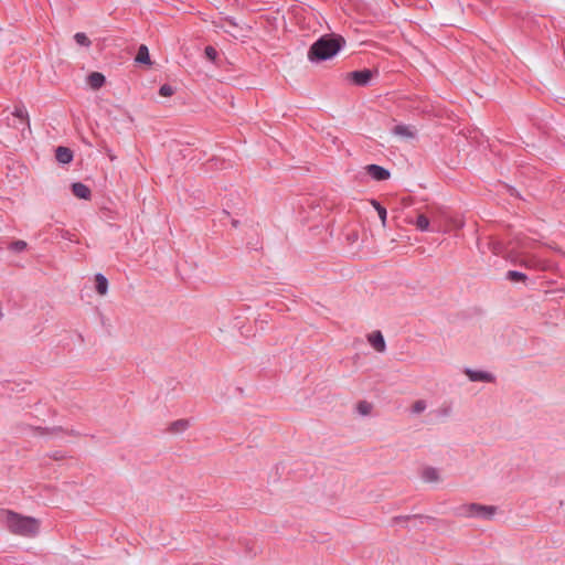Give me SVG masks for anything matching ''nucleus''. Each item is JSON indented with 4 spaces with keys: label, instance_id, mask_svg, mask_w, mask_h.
<instances>
[{
    "label": "nucleus",
    "instance_id": "nucleus-10",
    "mask_svg": "<svg viewBox=\"0 0 565 565\" xmlns=\"http://www.w3.org/2000/svg\"><path fill=\"white\" fill-rule=\"evenodd\" d=\"M352 81L358 85H365L372 77V73L369 70L355 71L350 74Z\"/></svg>",
    "mask_w": 565,
    "mask_h": 565
},
{
    "label": "nucleus",
    "instance_id": "nucleus-17",
    "mask_svg": "<svg viewBox=\"0 0 565 565\" xmlns=\"http://www.w3.org/2000/svg\"><path fill=\"white\" fill-rule=\"evenodd\" d=\"M414 224L417 227V230L422 232H426L429 230V220L424 214H418Z\"/></svg>",
    "mask_w": 565,
    "mask_h": 565
},
{
    "label": "nucleus",
    "instance_id": "nucleus-5",
    "mask_svg": "<svg viewBox=\"0 0 565 565\" xmlns=\"http://www.w3.org/2000/svg\"><path fill=\"white\" fill-rule=\"evenodd\" d=\"M367 341L372 348L377 352H384L386 343L381 331H373L367 335Z\"/></svg>",
    "mask_w": 565,
    "mask_h": 565
},
{
    "label": "nucleus",
    "instance_id": "nucleus-15",
    "mask_svg": "<svg viewBox=\"0 0 565 565\" xmlns=\"http://www.w3.org/2000/svg\"><path fill=\"white\" fill-rule=\"evenodd\" d=\"M95 284H96V291L100 295V296H105L108 291V280L107 278L102 275V274H97L95 276Z\"/></svg>",
    "mask_w": 565,
    "mask_h": 565
},
{
    "label": "nucleus",
    "instance_id": "nucleus-20",
    "mask_svg": "<svg viewBox=\"0 0 565 565\" xmlns=\"http://www.w3.org/2000/svg\"><path fill=\"white\" fill-rule=\"evenodd\" d=\"M356 409L361 415L366 416L372 412V404L366 401H361L358 403Z\"/></svg>",
    "mask_w": 565,
    "mask_h": 565
},
{
    "label": "nucleus",
    "instance_id": "nucleus-27",
    "mask_svg": "<svg viewBox=\"0 0 565 565\" xmlns=\"http://www.w3.org/2000/svg\"><path fill=\"white\" fill-rule=\"evenodd\" d=\"M454 225H455L456 227H462V226H463V223H462V221H454Z\"/></svg>",
    "mask_w": 565,
    "mask_h": 565
},
{
    "label": "nucleus",
    "instance_id": "nucleus-11",
    "mask_svg": "<svg viewBox=\"0 0 565 565\" xmlns=\"http://www.w3.org/2000/svg\"><path fill=\"white\" fill-rule=\"evenodd\" d=\"M73 194L78 199L88 200L90 198V190L88 186L81 182H76L72 186Z\"/></svg>",
    "mask_w": 565,
    "mask_h": 565
},
{
    "label": "nucleus",
    "instance_id": "nucleus-7",
    "mask_svg": "<svg viewBox=\"0 0 565 565\" xmlns=\"http://www.w3.org/2000/svg\"><path fill=\"white\" fill-rule=\"evenodd\" d=\"M393 132L403 139H413L416 136V129L413 126L397 125L394 127Z\"/></svg>",
    "mask_w": 565,
    "mask_h": 565
},
{
    "label": "nucleus",
    "instance_id": "nucleus-23",
    "mask_svg": "<svg viewBox=\"0 0 565 565\" xmlns=\"http://www.w3.org/2000/svg\"><path fill=\"white\" fill-rule=\"evenodd\" d=\"M159 94L162 96V97H170L174 94V89L172 86L168 85V84H164L160 87L159 89Z\"/></svg>",
    "mask_w": 565,
    "mask_h": 565
},
{
    "label": "nucleus",
    "instance_id": "nucleus-1",
    "mask_svg": "<svg viewBox=\"0 0 565 565\" xmlns=\"http://www.w3.org/2000/svg\"><path fill=\"white\" fill-rule=\"evenodd\" d=\"M0 521L11 533L21 536H35L41 524L35 518L24 516L11 510H0Z\"/></svg>",
    "mask_w": 565,
    "mask_h": 565
},
{
    "label": "nucleus",
    "instance_id": "nucleus-9",
    "mask_svg": "<svg viewBox=\"0 0 565 565\" xmlns=\"http://www.w3.org/2000/svg\"><path fill=\"white\" fill-rule=\"evenodd\" d=\"M422 478L425 482H439L441 480L440 473L436 468L425 467L422 470Z\"/></svg>",
    "mask_w": 565,
    "mask_h": 565
},
{
    "label": "nucleus",
    "instance_id": "nucleus-14",
    "mask_svg": "<svg viewBox=\"0 0 565 565\" xmlns=\"http://www.w3.org/2000/svg\"><path fill=\"white\" fill-rule=\"evenodd\" d=\"M55 157L61 163H70L73 159V152L66 147H58Z\"/></svg>",
    "mask_w": 565,
    "mask_h": 565
},
{
    "label": "nucleus",
    "instance_id": "nucleus-21",
    "mask_svg": "<svg viewBox=\"0 0 565 565\" xmlns=\"http://www.w3.org/2000/svg\"><path fill=\"white\" fill-rule=\"evenodd\" d=\"M74 40L81 46H89L90 43H92L90 40L88 39V36L85 33H83V32H77L74 35Z\"/></svg>",
    "mask_w": 565,
    "mask_h": 565
},
{
    "label": "nucleus",
    "instance_id": "nucleus-18",
    "mask_svg": "<svg viewBox=\"0 0 565 565\" xmlns=\"http://www.w3.org/2000/svg\"><path fill=\"white\" fill-rule=\"evenodd\" d=\"M13 116L20 119L21 121L25 122L26 126L30 128V121H29V115L24 107L19 106L14 108Z\"/></svg>",
    "mask_w": 565,
    "mask_h": 565
},
{
    "label": "nucleus",
    "instance_id": "nucleus-26",
    "mask_svg": "<svg viewBox=\"0 0 565 565\" xmlns=\"http://www.w3.org/2000/svg\"><path fill=\"white\" fill-rule=\"evenodd\" d=\"M25 247H26V243L24 241H17V242L12 243V245H11V248L17 252H21V250L25 249Z\"/></svg>",
    "mask_w": 565,
    "mask_h": 565
},
{
    "label": "nucleus",
    "instance_id": "nucleus-13",
    "mask_svg": "<svg viewBox=\"0 0 565 565\" xmlns=\"http://www.w3.org/2000/svg\"><path fill=\"white\" fill-rule=\"evenodd\" d=\"M521 264L524 265L527 268L533 269H544L545 264L543 260L537 258L536 256H526L521 260Z\"/></svg>",
    "mask_w": 565,
    "mask_h": 565
},
{
    "label": "nucleus",
    "instance_id": "nucleus-25",
    "mask_svg": "<svg viewBox=\"0 0 565 565\" xmlns=\"http://www.w3.org/2000/svg\"><path fill=\"white\" fill-rule=\"evenodd\" d=\"M204 52L209 60L215 61V58L217 56V52L213 46H206Z\"/></svg>",
    "mask_w": 565,
    "mask_h": 565
},
{
    "label": "nucleus",
    "instance_id": "nucleus-22",
    "mask_svg": "<svg viewBox=\"0 0 565 565\" xmlns=\"http://www.w3.org/2000/svg\"><path fill=\"white\" fill-rule=\"evenodd\" d=\"M507 277L511 281H524L526 279V276L523 273L515 270L508 271Z\"/></svg>",
    "mask_w": 565,
    "mask_h": 565
},
{
    "label": "nucleus",
    "instance_id": "nucleus-3",
    "mask_svg": "<svg viewBox=\"0 0 565 565\" xmlns=\"http://www.w3.org/2000/svg\"><path fill=\"white\" fill-rule=\"evenodd\" d=\"M461 515L466 518H476L480 520H492L498 508L495 505H486L480 503H469L460 508Z\"/></svg>",
    "mask_w": 565,
    "mask_h": 565
},
{
    "label": "nucleus",
    "instance_id": "nucleus-8",
    "mask_svg": "<svg viewBox=\"0 0 565 565\" xmlns=\"http://www.w3.org/2000/svg\"><path fill=\"white\" fill-rule=\"evenodd\" d=\"M191 426V423L186 418H181L178 420L172 422L168 428L167 431L170 434H181L185 431Z\"/></svg>",
    "mask_w": 565,
    "mask_h": 565
},
{
    "label": "nucleus",
    "instance_id": "nucleus-19",
    "mask_svg": "<svg viewBox=\"0 0 565 565\" xmlns=\"http://www.w3.org/2000/svg\"><path fill=\"white\" fill-rule=\"evenodd\" d=\"M371 204L374 206V209L376 210L377 214H379V217L382 222V225L385 226L386 225V216H387V212H386V209L384 206H382L377 201L375 200H372L371 201Z\"/></svg>",
    "mask_w": 565,
    "mask_h": 565
},
{
    "label": "nucleus",
    "instance_id": "nucleus-4",
    "mask_svg": "<svg viewBox=\"0 0 565 565\" xmlns=\"http://www.w3.org/2000/svg\"><path fill=\"white\" fill-rule=\"evenodd\" d=\"M365 170L370 177H372L376 181H384L391 177L388 170L384 169L377 164H369L365 167Z\"/></svg>",
    "mask_w": 565,
    "mask_h": 565
},
{
    "label": "nucleus",
    "instance_id": "nucleus-24",
    "mask_svg": "<svg viewBox=\"0 0 565 565\" xmlns=\"http://www.w3.org/2000/svg\"><path fill=\"white\" fill-rule=\"evenodd\" d=\"M412 409L416 414L423 413L426 409V403L422 399H418L412 405Z\"/></svg>",
    "mask_w": 565,
    "mask_h": 565
},
{
    "label": "nucleus",
    "instance_id": "nucleus-2",
    "mask_svg": "<svg viewBox=\"0 0 565 565\" xmlns=\"http://www.w3.org/2000/svg\"><path fill=\"white\" fill-rule=\"evenodd\" d=\"M342 38L323 36L312 44L309 51L310 60H328L334 56L343 43Z\"/></svg>",
    "mask_w": 565,
    "mask_h": 565
},
{
    "label": "nucleus",
    "instance_id": "nucleus-6",
    "mask_svg": "<svg viewBox=\"0 0 565 565\" xmlns=\"http://www.w3.org/2000/svg\"><path fill=\"white\" fill-rule=\"evenodd\" d=\"M466 375L469 377L470 381H473V382H488V383H491L494 381V377L492 374L488 373V372H482V371H472L470 369H467L465 371Z\"/></svg>",
    "mask_w": 565,
    "mask_h": 565
},
{
    "label": "nucleus",
    "instance_id": "nucleus-12",
    "mask_svg": "<svg viewBox=\"0 0 565 565\" xmlns=\"http://www.w3.org/2000/svg\"><path fill=\"white\" fill-rule=\"evenodd\" d=\"M87 83L93 89H98L104 85L105 76L102 73L93 72L88 75Z\"/></svg>",
    "mask_w": 565,
    "mask_h": 565
},
{
    "label": "nucleus",
    "instance_id": "nucleus-16",
    "mask_svg": "<svg viewBox=\"0 0 565 565\" xmlns=\"http://www.w3.org/2000/svg\"><path fill=\"white\" fill-rule=\"evenodd\" d=\"M135 60H136L137 63H143V64H148V65L151 64L150 56H149V51H148V47L146 45L142 44V45L139 46Z\"/></svg>",
    "mask_w": 565,
    "mask_h": 565
}]
</instances>
